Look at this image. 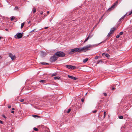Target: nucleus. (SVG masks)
Returning a JSON list of instances; mask_svg holds the SVG:
<instances>
[{
	"instance_id": "f257e3e1",
	"label": "nucleus",
	"mask_w": 132,
	"mask_h": 132,
	"mask_svg": "<svg viewBox=\"0 0 132 132\" xmlns=\"http://www.w3.org/2000/svg\"><path fill=\"white\" fill-rule=\"evenodd\" d=\"M65 54L64 52L61 51H57L55 53V55L58 57H64L65 56Z\"/></svg>"
},
{
	"instance_id": "f03ea898",
	"label": "nucleus",
	"mask_w": 132,
	"mask_h": 132,
	"mask_svg": "<svg viewBox=\"0 0 132 132\" xmlns=\"http://www.w3.org/2000/svg\"><path fill=\"white\" fill-rule=\"evenodd\" d=\"M58 57H57L55 54L52 56L50 59V61L51 63H53L55 62L58 59Z\"/></svg>"
},
{
	"instance_id": "7ed1b4c3",
	"label": "nucleus",
	"mask_w": 132,
	"mask_h": 132,
	"mask_svg": "<svg viewBox=\"0 0 132 132\" xmlns=\"http://www.w3.org/2000/svg\"><path fill=\"white\" fill-rule=\"evenodd\" d=\"M92 46L91 45H88L85 46L83 48V51L85 52L86 51L89 50L90 49V47Z\"/></svg>"
},
{
	"instance_id": "20e7f679",
	"label": "nucleus",
	"mask_w": 132,
	"mask_h": 132,
	"mask_svg": "<svg viewBox=\"0 0 132 132\" xmlns=\"http://www.w3.org/2000/svg\"><path fill=\"white\" fill-rule=\"evenodd\" d=\"M23 33H17L14 36V37L16 39H20L23 36L22 34Z\"/></svg>"
},
{
	"instance_id": "39448f33",
	"label": "nucleus",
	"mask_w": 132,
	"mask_h": 132,
	"mask_svg": "<svg viewBox=\"0 0 132 132\" xmlns=\"http://www.w3.org/2000/svg\"><path fill=\"white\" fill-rule=\"evenodd\" d=\"M118 3L117 1L115 2L114 4L110 8H109L108 10V11H110L113 9L115 7V6Z\"/></svg>"
},
{
	"instance_id": "423d86ee",
	"label": "nucleus",
	"mask_w": 132,
	"mask_h": 132,
	"mask_svg": "<svg viewBox=\"0 0 132 132\" xmlns=\"http://www.w3.org/2000/svg\"><path fill=\"white\" fill-rule=\"evenodd\" d=\"M65 67L69 69H76V67L75 66H73L72 65H66Z\"/></svg>"
},
{
	"instance_id": "0eeeda50",
	"label": "nucleus",
	"mask_w": 132,
	"mask_h": 132,
	"mask_svg": "<svg viewBox=\"0 0 132 132\" xmlns=\"http://www.w3.org/2000/svg\"><path fill=\"white\" fill-rule=\"evenodd\" d=\"M9 56L11 58L12 60H14L16 58V56L15 55H13V54L11 53H10L9 54Z\"/></svg>"
},
{
	"instance_id": "6e6552de",
	"label": "nucleus",
	"mask_w": 132,
	"mask_h": 132,
	"mask_svg": "<svg viewBox=\"0 0 132 132\" xmlns=\"http://www.w3.org/2000/svg\"><path fill=\"white\" fill-rule=\"evenodd\" d=\"M75 53V52L74 48L70 50L69 51L68 53L69 54H72Z\"/></svg>"
},
{
	"instance_id": "1a4fd4ad",
	"label": "nucleus",
	"mask_w": 132,
	"mask_h": 132,
	"mask_svg": "<svg viewBox=\"0 0 132 132\" xmlns=\"http://www.w3.org/2000/svg\"><path fill=\"white\" fill-rule=\"evenodd\" d=\"M116 29L117 28L115 27H113L111 29L110 32L112 34Z\"/></svg>"
},
{
	"instance_id": "9d476101",
	"label": "nucleus",
	"mask_w": 132,
	"mask_h": 132,
	"mask_svg": "<svg viewBox=\"0 0 132 132\" xmlns=\"http://www.w3.org/2000/svg\"><path fill=\"white\" fill-rule=\"evenodd\" d=\"M68 78H71V79H73L74 80H77V78L74 77H73L72 76H70L69 75H68Z\"/></svg>"
},
{
	"instance_id": "9b49d317",
	"label": "nucleus",
	"mask_w": 132,
	"mask_h": 132,
	"mask_svg": "<svg viewBox=\"0 0 132 132\" xmlns=\"http://www.w3.org/2000/svg\"><path fill=\"white\" fill-rule=\"evenodd\" d=\"M77 52H79V53L83 51V48H81L80 47L77 48Z\"/></svg>"
},
{
	"instance_id": "f8f14e48",
	"label": "nucleus",
	"mask_w": 132,
	"mask_h": 132,
	"mask_svg": "<svg viewBox=\"0 0 132 132\" xmlns=\"http://www.w3.org/2000/svg\"><path fill=\"white\" fill-rule=\"evenodd\" d=\"M40 55L41 56H42L43 57L45 56L46 54V52H44L42 51H40Z\"/></svg>"
},
{
	"instance_id": "ddd939ff",
	"label": "nucleus",
	"mask_w": 132,
	"mask_h": 132,
	"mask_svg": "<svg viewBox=\"0 0 132 132\" xmlns=\"http://www.w3.org/2000/svg\"><path fill=\"white\" fill-rule=\"evenodd\" d=\"M126 15H125L123 16L118 21V22H120V21L123 19L125 17Z\"/></svg>"
},
{
	"instance_id": "4468645a",
	"label": "nucleus",
	"mask_w": 132,
	"mask_h": 132,
	"mask_svg": "<svg viewBox=\"0 0 132 132\" xmlns=\"http://www.w3.org/2000/svg\"><path fill=\"white\" fill-rule=\"evenodd\" d=\"M88 58H86L83 60V62L84 63H85L86 62H87L88 61Z\"/></svg>"
},
{
	"instance_id": "2eb2a0df",
	"label": "nucleus",
	"mask_w": 132,
	"mask_h": 132,
	"mask_svg": "<svg viewBox=\"0 0 132 132\" xmlns=\"http://www.w3.org/2000/svg\"><path fill=\"white\" fill-rule=\"evenodd\" d=\"M39 82H40L43 83L44 84L46 82V81L45 80H40L39 81Z\"/></svg>"
},
{
	"instance_id": "dca6fc26",
	"label": "nucleus",
	"mask_w": 132,
	"mask_h": 132,
	"mask_svg": "<svg viewBox=\"0 0 132 132\" xmlns=\"http://www.w3.org/2000/svg\"><path fill=\"white\" fill-rule=\"evenodd\" d=\"M91 32H90L89 34V35L88 36V37H89V38H90L93 36V35H91Z\"/></svg>"
},
{
	"instance_id": "f3484780",
	"label": "nucleus",
	"mask_w": 132,
	"mask_h": 132,
	"mask_svg": "<svg viewBox=\"0 0 132 132\" xmlns=\"http://www.w3.org/2000/svg\"><path fill=\"white\" fill-rule=\"evenodd\" d=\"M70 111H71V109H70L67 111V110H65L64 111H65V112H67V113H69L70 112Z\"/></svg>"
},
{
	"instance_id": "a211bd4d",
	"label": "nucleus",
	"mask_w": 132,
	"mask_h": 132,
	"mask_svg": "<svg viewBox=\"0 0 132 132\" xmlns=\"http://www.w3.org/2000/svg\"><path fill=\"white\" fill-rule=\"evenodd\" d=\"M24 22L22 23L21 24V28L22 29L24 25Z\"/></svg>"
},
{
	"instance_id": "6ab92c4d",
	"label": "nucleus",
	"mask_w": 132,
	"mask_h": 132,
	"mask_svg": "<svg viewBox=\"0 0 132 132\" xmlns=\"http://www.w3.org/2000/svg\"><path fill=\"white\" fill-rule=\"evenodd\" d=\"M33 13H35L36 12V9L35 7H33Z\"/></svg>"
},
{
	"instance_id": "aec40b11",
	"label": "nucleus",
	"mask_w": 132,
	"mask_h": 132,
	"mask_svg": "<svg viewBox=\"0 0 132 132\" xmlns=\"http://www.w3.org/2000/svg\"><path fill=\"white\" fill-rule=\"evenodd\" d=\"M60 78V77H54V79H59Z\"/></svg>"
},
{
	"instance_id": "412c9836",
	"label": "nucleus",
	"mask_w": 132,
	"mask_h": 132,
	"mask_svg": "<svg viewBox=\"0 0 132 132\" xmlns=\"http://www.w3.org/2000/svg\"><path fill=\"white\" fill-rule=\"evenodd\" d=\"M103 61L102 60H100L98 61L97 62V64H98L100 63H102Z\"/></svg>"
},
{
	"instance_id": "4be33fe9",
	"label": "nucleus",
	"mask_w": 132,
	"mask_h": 132,
	"mask_svg": "<svg viewBox=\"0 0 132 132\" xmlns=\"http://www.w3.org/2000/svg\"><path fill=\"white\" fill-rule=\"evenodd\" d=\"M106 114V112L104 111V116H103L104 118H105Z\"/></svg>"
},
{
	"instance_id": "5701e85b",
	"label": "nucleus",
	"mask_w": 132,
	"mask_h": 132,
	"mask_svg": "<svg viewBox=\"0 0 132 132\" xmlns=\"http://www.w3.org/2000/svg\"><path fill=\"white\" fill-rule=\"evenodd\" d=\"M105 56L108 58L110 56L109 54L108 53H106L105 55Z\"/></svg>"
},
{
	"instance_id": "b1692460",
	"label": "nucleus",
	"mask_w": 132,
	"mask_h": 132,
	"mask_svg": "<svg viewBox=\"0 0 132 132\" xmlns=\"http://www.w3.org/2000/svg\"><path fill=\"white\" fill-rule=\"evenodd\" d=\"M112 34L110 32H109L108 34V35H107V37H109L111 35V34Z\"/></svg>"
},
{
	"instance_id": "393cba45",
	"label": "nucleus",
	"mask_w": 132,
	"mask_h": 132,
	"mask_svg": "<svg viewBox=\"0 0 132 132\" xmlns=\"http://www.w3.org/2000/svg\"><path fill=\"white\" fill-rule=\"evenodd\" d=\"M15 17H14V16H12L11 17V21H13L14 19H15Z\"/></svg>"
},
{
	"instance_id": "a878e982",
	"label": "nucleus",
	"mask_w": 132,
	"mask_h": 132,
	"mask_svg": "<svg viewBox=\"0 0 132 132\" xmlns=\"http://www.w3.org/2000/svg\"><path fill=\"white\" fill-rule=\"evenodd\" d=\"M123 116H119V118L120 119H123Z\"/></svg>"
},
{
	"instance_id": "bb28decb",
	"label": "nucleus",
	"mask_w": 132,
	"mask_h": 132,
	"mask_svg": "<svg viewBox=\"0 0 132 132\" xmlns=\"http://www.w3.org/2000/svg\"><path fill=\"white\" fill-rule=\"evenodd\" d=\"M33 129L34 130L36 131H37L38 130V129L36 127H34Z\"/></svg>"
},
{
	"instance_id": "cd10ccee",
	"label": "nucleus",
	"mask_w": 132,
	"mask_h": 132,
	"mask_svg": "<svg viewBox=\"0 0 132 132\" xmlns=\"http://www.w3.org/2000/svg\"><path fill=\"white\" fill-rule=\"evenodd\" d=\"M89 37H87L86 39H85V40L84 41V43H85V42H86V41H87L88 40V39H89Z\"/></svg>"
},
{
	"instance_id": "c85d7f7f",
	"label": "nucleus",
	"mask_w": 132,
	"mask_h": 132,
	"mask_svg": "<svg viewBox=\"0 0 132 132\" xmlns=\"http://www.w3.org/2000/svg\"><path fill=\"white\" fill-rule=\"evenodd\" d=\"M115 86V85H113V86H112V90H114L116 88H115V87H114V86Z\"/></svg>"
},
{
	"instance_id": "c756f323",
	"label": "nucleus",
	"mask_w": 132,
	"mask_h": 132,
	"mask_svg": "<svg viewBox=\"0 0 132 132\" xmlns=\"http://www.w3.org/2000/svg\"><path fill=\"white\" fill-rule=\"evenodd\" d=\"M45 62H41L40 64H42V65H45Z\"/></svg>"
},
{
	"instance_id": "7c9ffc66",
	"label": "nucleus",
	"mask_w": 132,
	"mask_h": 132,
	"mask_svg": "<svg viewBox=\"0 0 132 132\" xmlns=\"http://www.w3.org/2000/svg\"><path fill=\"white\" fill-rule=\"evenodd\" d=\"M99 56H96L95 57V59H98Z\"/></svg>"
},
{
	"instance_id": "2f4dec72",
	"label": "nucleus",
	"mask_w": 132,
	"mask_h": 132,
	"mask_svg": "<svg viewBox=\"0 0 132 132\" xmlns=\"http://www.w3.org/2000/svg\"><path fill=\"white\" fill-rule=\"evenodd\" d=\"M36 29H34V30H32V31H31V32H34V31H35V32H36L37 31H36Z\"/></svg>"
},
{
	"instance_id": "473e14b6",
	"label": "nucleus",
	"mask_w": 132,
	"mask_h": 132,
	"mask_svg": "<svg viewBox=\"0 0 132 132\" xmlns=\"http://www.w3.org/2000/svg\"><path fill=\"white\" fill-rule=\"evenodd\" d=\"M74 50H75V53H76V52H77V48H74Z\"/></svg>"
},
{
	"instance_id": "72a5a7b5",
	"label": "nucleus",
	"mask_w": 132,
	"mask_h": 132,
	"mask_svg": "<svg viewBox=\"0 0 132 132\" xmlns=\"http://www.w3.org/2000/svg\"><path fill=\"white\" fill-rule=\"evenodd\" d=\"M123 32H122V31L120 33L119 35H122L123 34Z\"/></svg>"
},
{
	"instance_id": "f704fd0d",
	"label": "nucleus",
	"mask_w": 132,
	"mask_h": 132,
	"mask_svg": "<svg viewBox=\"0 0 132 132\" xmlns=\"http://www.w3.org/2000/svg\"><path fill=\"white\" fill-rule=\"evenodd\" d=\"M106 41V40H104L103 41L101 42L100 43H99V44H100L101 43H105V42Z\"/></svg>"
},
{
	"instance_id": "c9c22d12",
	"label": "nucleus",
	"mask_w": 132,
	"mask_h": 132,
	"mask_svg": "<svg viewBox=\"0 0 132 132\" xmlns=\"http://www.w3.org/2000/svg\"><path fill=\"white\" fill-rule=\"evenodd\" d=\"M20 101L21 102H23L24 101V100L23 99H21L20 100Z\"/></svg>"
},
{
	"instance_id": "e433bc0d",
	"label": "nucleus",
	"mask_w": 132,
	"mask_h": 132,
	"mask_svg": "<svg viewBox=\"0 0 132 132\" xmlns=\"http://www.w3.org/2000/svg\"><path fill=\"white\" fill-rule=\"evenodd\" d=\"M120 35H117L116 36V38H119L120 37Z\"/></svg>"
},
{
	"instance_id": "4c0bfd02",
	"label": "nucleus",
	"mask_w": 132,
	"mask_h": 132,
	"mask_svg": "<svg viewBox=\"0 0 132 132\" xmlns=\"http://www.w3.org/2000/svg\"><path fill=\"white\" fill-rule=\"evenodd\" d=\"M97 112V111L96 110H95L94 111H92L93 113H95Z\"/></svg>"
},
{
	"instance_id": "58836bf2",
	"label": "nucleus",
	"mask_w": 132,
	"mask_h": 132,
	"mask_svg": "<svg viewBox=\"0 0 132 132\" xmlns=\"http://www.w3.org/2000/svg\"><path fill=\"white\" fill-rule=\"evenodd\" d=\"M32 116L34 118H36V117L37 116V115H33Z\"/></svg>"
},
{
	"instance_id": "ea45409f",
	"label": "nucleus",
	"mask_w": 132,
	"mask_h": 132,
	"mask_svg": "<svg viewBox=\"0 0 132 132\" xmlns=\"http://www.w3.org/2000/svg\"><path fill=\"white\" fill-rule=\"evenodd\" d=\"M2 116L4 118H5V119H6V117L4 115H2Z\"/></svg>"
},
{
	"instance_id": "a19ab883",
	"label": "nucleus",
	"mask_w": 132,
	"mask_h": 132,
	"mask_svg": "<svg viewBox=\"0 0 132 132\" xmlns=\"http://www.w3.org/2000/svg\"><path fill=\"white\" fill-rule=\"evenodd\" d=\"M103 94L104 96H106L107 95V94L105 93H103Z\"/></svg>"
},
{
	"instance_id": "79ce46f5",
	"label": "nucleus",
	"mask_w": 132,
	"mask_h": 132,
	"mask_svg": "<svg viewBox=\"0 0 132 132\" xmlns=\"http://www.w3.org/2000/svg\"><path fill=\"white\" fill-rule=\"evenodd\" d=\"M81 101L82 102H83L84 101V99H83V98H81Z\"/></svg>"
},
{
	"instance_id": "37998d69",
	"label": "nucleus",
	"mask_w": 132,
	"mask_h": 132,
	"mask_svg": "<svg viewBox=\"0 0 132 132\" xmlns=\"http://www.w3.org/2000/svg\"><path fill=\"white\" fill-rule=\"evenodd\" d=\"M56 74H57V73H55L53 74L52 75V76H56Z\"/></svg>"
},
{
	"instance_id": "c03bdc74",
	"label": "nucleus",
	"mask_w": 132,
	"mask_h": 132,
	"mask_svg": "<svg viewBox=\"0 0 132 132\" xmlns=\"http://www.w3.org/2000/svg\"><path fill=\"white\" fill-rule=\"evenodd\" d=\"M0 123H1V124H3V121H1V120H0Z\"/></svg>"
},
{
	"instance_id": "a18cd8bd",
	"label": "nucleus",
	"mask_w": 132,
	"mask_h": 132,
	"mask_svg": "<svg viewBox=\"0 0 132 132\" xmlns=\"http://www.w3.org/2000/svg\"><path fill=\"white\" fill-rule=\"evenodd\" d=\"M15 9L17 10L18 9V7L17 6H16L15 7Z\"/></svg>"
},
{
	"instance_id": "49530a36",
	"label": "nucleus",
	"mask_w": 132,
	"mask_h": 132,
	"mask_svg": "<svg viewBox=\"0 0 132 132\" xmlns=\"http://www.w3.org/2000/svg\"><path fill=\"white\" fill-rule=\"evenodd\" d=\"M132 14V10L131 11L130 13L129 14V15H130Z\"/></svg>"
},
{
	"instance_id": "de8ad7c7",
	"label": "nucleus",
	"mask_w": 132,
	"mask_h": 132,
	"mask_svg": "<svg viewBox=\"0 0 132 132\" xmlns=\"http://www.w3.org/2000/svg\"><path fill=\"white\" fill-rule=\"evenodd\" d=\"M36 117H37L38 118H40V116L37 115V116Z\"/></svg>"
},
{
	"instance_id": "09e8293b",
	"label": "nucleus",
	"mask_w": 132,
	"mask_h": 132,
	"mask_svg": "<svg viewBox=\"0 0 132 132\" xmlns=\"http://www.w3.org/2000/svg\"><path fill=\"white\" fill-rule=\"evenodd\" d=\"M11 112L12 113H14V111H12Z\"/></svg>"
},
{
	"instance_id": "8fccbe9b",
	"label": "nucleus",
	"mask_w": 132,
	"mask_h": 132,
	"mask_svg": "<svg viewBox=\"0 0 132 132\" xmlns=\"http://www.w3.org/2000/svg\"><path fill=\"white\" fill-rule=\"evenodd\" d=\"M8 107L9 108H11V105H9L8 106Z\"/></svg>"
},
{
	"instance_id": "3c124183",
	"label": "nucleus",
	"mask_w": 132,
	"mask_h": 132,
	"mask_svg": "<svg viewBox=\"0 0 132 132\" xmlns=\"http://www.w3.org/2000/svg\"><path fill=\"white\" fill-rule=\"evenodd\" d=\"M102 56H104V55H105V54L104 53H103L102 54Z\"/></svg>"
},
{
	"instance_id": "603ef678",
	"label": "nucleus",
	"mask_w": 132,
	"mask_h": 132,
	"mask_svg": "<svg viewBox=\"0 0 132 132\" xmlns=\"http://www.w3.org/2000/svg\"><path fill=\"white\" fill-rule=\"evenodd\" d=\"M45 65H48L49 64L48 63H45Z\"/></svg>"
},
{
	"instance_id": "864d4df0",
	"label": "nucleus",
	"mask_w": 132,
	"mask_h": 132,
	"mask_svg": "<svg viewBox=\"0 0 132 132\" xmlns=\"http://www.w3.org/2000/svg\"><path fill=\"white\" fill-rule=\"evenodd\" d=\"M40 14L41 15H42L43 14V12H41L40 13Z\"/></svg>"
},
{
	"instance_id": "5fc2aeb1",
	"label": "nucleus",
	"mask_w": 132,
	"mask_h": 132,
	"mask_svg": "<svg viewBox=\"0 0 132 132\" xmlns=\"http://www.w3.org/2000/svg\"><path fill=\"white\" fill-rule=\"evenodd\" d=\"M48 28V27H45L44 28L45 29H47Z\"/></svg>"
},
{
	"instance_id": "6e6d98bb",
	"label": "nucleus",
	"mask_w": 132,
	"mask_h": 132,
	"mask_svg": "<svg viewBox=\"0 0 132 132\" xmlns=\"http://www.w3.org/2000/svg\"><path fill=\"white\" fill-rule=\"evenodd\" d=\"M30 22H31L30 21H28V24H29L30 23Z\"/></svg>"
},
{
	"instance_id": "4d7b16f0",
	"label": "nucleus",
	"mask_w": 132,
	"mask_h": 132,
	"mask_svg": "<svg viewBox=\"0 0 132 132\" xmlns=\"http://www.w3.org/2000/svg\"><path fill=\"white\" fill-rule=\"evenodd\" d=\"M49 11H47V14H48L49 13Z\"/></svg>"
},
{
	"instance_id": "13d9d810",
	"label": "nucleus",
	"mask_w": 132,
	"mask_h": 132,
	"mask_svg": "<svg viewBox=\"0 0 132 132\" xmlns=\"http://www.w3.org/2000/svg\"><path fill=\"white\" fill-rule=\"evenodd\" d=\"M12 110H15V108H12Z\"/></svg>"
},
{
	"instance_id": "bf43d9fd",
	"label": "nucleus",
	"mask_w": 132,
	"mask_h": 132,
	"mask_svg": "<svg viewBox=\"0 0 132 132\" xmlns=\"http://www.w3.org/2000/svg\"><path fill=\"white\" fill-rule=\"evenodd\" d=\"M5 30L6 31H7L8 30V29L7 28L5 29Z\"/></svg>"
},
{
	"instance_id": "052dcab7",
	"label": "nucleus",
	"mask_w": 132,
	"mask_h": 132,
	"mask_svg": "<svg viewBox=\"0 0 132 132\" xmlns=\"http://www.w3.org/2000/svg\"><path fill=\"white\" fill-rule=\"evenodd\" d=\"M2 58V57L1 56H0V59H1Z\"/></svg>"
},
{
	"instance_id": "680f3d73",
	"label": "nucleus",
	"mask_w": 132,
	"mask_h": 132,
	"mask_svg": "<svg viewBox=\"0 0 132 132\" xmlns=\"http://www.w3.org/2000/svg\"><path fill=\"white\" fill-rule=\"evenodd\" d=\"M1 38H2V37H0V39H1Z\"/></svg>"
},
{
	"instance_id": "e2e57ef3",
	"label": "nucleus",
	"mask_w": 132,
	"mask_h": 132,
	"mask_svg": "<svg viewBox=\"0 0 132 132\" xmlns=\"http://www.w3.org/2000/svg\"><path fill=\"white\" fill-rule=\"evenodd\" d=\"M126 116H127L128 115H127V114H126Z\"/></svg>"
},
{
	"instance_id": "0e129e2a",
	"label": "nucleus",
	"mask_w": 132,
	"mask_h": 132,
	"mask_svg": "<svg viewBox=\"0 0 132 132\" xmlns=\"http://www.w3.org/2000/svg\"><path fill=\"white\" fill-rule=\"evenodd\" d=\"M44 16H46V15H44Z\"/></svg>"
},
{
	"instance_id": "69168bd1",
	"label": "nucleus",
	"mask_w": 132,
	"mask_h": 132,
	"mask_svg": "<svg viewBox=\"0 0 132 132\" xmlns=\"http://www.w3.org/2000/svg\"><path fill=\"white\" fill-rule=\"evenodd\" d=\"M32 132H34V131H32Z\"/></svg>"
}]
</instances>
